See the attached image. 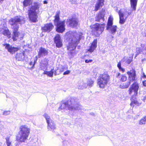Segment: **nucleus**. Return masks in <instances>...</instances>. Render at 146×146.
<instances>
[{"label": "nucleus", "instance_id": "obj_19", "mask_svg": "<svg viewBox=\"0 0 146 146\" xmlns=\"http://www.w3.org/2000/svg\"><path fill=\"white\" fill-rule=\"evenodd\" d=\"M104 0H98L95 5L94 11H96L99 9L100 7H102L104 5Z\"/></svg>", "mask_w": 146, "mask_h": 146}, {"label": "nucleus", "instance_id": "obj_8", "mask_svg": "<svg viewBox=\"0 0 146 146\" xmlns=\"http://www.w3.org/2000/svg\"><path fill=\"white\" fill-rule=\"evenodd\" d=\"M60 12H57L55 15V26L56 31L59 33H62L65 30V21H60L59 17Z\"/></svg>", "mask_w": 146, "mask_h": 146}, {"label": "nucleus", "instance_id": "obj_2", "mask_svg": "<svg viewBox=\"0 0 146 146\" xmlns=\"http://www.w3.org/2000/svg\"><path fill=\"white\" fill-rule=\"evenodd\" d=\"M139 88V84L135 81L131 85L128 91V94L129 95L133 94L130 98L131 102L130 105L132 108L135 106H139L141 104V103L139 102L136 97L138 94Z\"/></svg>", "mask_w": 146, "mask_h": 146}, {"label": "nucleus", "instance_id": "obj_33", "mask_svg": "<svg viewBox=\"0 0 146 146\" xmlns=\"http://www.w3.org/2000/svg\"><path fill=\"white\" fill-rule=\"evenodd\" d=\"M6 140V143L7 146H10L11 145V141L8 137H7L5 138Z\"/></svg>", "mask_w": 146, "mask_h": 146}, {"label": "nucleus", "instance_id": "obj_41", "mask_svg": "<svg viewBox=\"0 0 146 146\" xmlns=\"http://www.w3.org/2000/svg\"><path fill=\"white\" fill-rule=\"evenodd\" d=\"M61 69H62V71H63L65 69H66L64 67H62V68H61Z\"/></svg>", "mask_w": 146, "mask_h": 146}, {"label": "nucleus", "instance_id": "obj_18", "mask_svg": "<svg viewBox=\"0 0 146 146\" xmlns=\"http://www.w3.org/2000/svg\"><path fill=\"white\" fill-rule=\"evenodd\" d=\"M97 44V39H95L91 43V45L89 47V48L87 50V52H89L90 53L93 52L96 48Z\"/></svg>", "mask_w": 146, "mask_h": 146}, {"label": "nucleus", "instance_id": "obj_5", "mask_svg": "<svg viewBox=\"0 0 146 146\" xmlns=\"http://www.w3.org/2000/svg\"><path fill=\"white\" fill-rule=\"evenodd\" d=\"M127 73L128 76L129 81L120 84L119 87L121 89L128 88L130 85L131 82H135L137 80L136 71L134 69H132L129 71H127Z\"/></svg>", "mask_w": 146, "mask_h": 146}, {"label": "nucleus", "instance_id": "obj_7", "mask_svg": "<svg viewBox=\"0 0 146 146\" xmlns=\"http://www.w3.org/2000/svg\"><path fill=\"white\" fill-rule=\"evenodd\" d=\"M19 132L20 137L17 136V140L19 142H24L27 139L30 132V129L26 125H22L20 127Z\"/></svg>", "mask_w": 146, "mask_h": 146}, {"label": "nucleus", "instance_id": "obj_35", "mask_svg": "<svg viewBox=\"0 0 146 146\" xmlns=\"http://www.w3.org/2000/svg\"><path fill=\"white\" fill-rule=\"evenodd\" d=\"M137 53L138 54L142 52V49L140 48H137Z\"/></svg>", "mask_w": 146, "mask_h": 146}, {"label": "nucleus", "instance_id": "obj_28", "mask_svg": "<svg viewBox=\"0 0 146 146\" xmlns=\"http://www.w3.org/2000/svg\"><path fill=\"white\" fill-rule=\"evenodd\" d=\"M146 123V116H144L139 121V124L140 125H144Z\"/></svg>", "mask_w": 146, "mask_h": 146}, {"label": "nucleus", "instance_id": "obj_26", "mask_svg": "<svg viewBox=\"0 0 146 146\" xmlns=\"http://www.w3.org/2000/svg\"><path fill=\"white\" fill-rule=\"evenodd\" d=\"M72 46L73 44H70L68 47V49L70 50V54L71 55H74L76 54L75 52H72V51L74 50L76 48V46H75L72 47Z\"/></svg>", "mask_w": 146, "mask_h": 146}, {"label": "nucleus", "instance_id": "obj_46", "mask_svg": "<svg viewBox=\"0 0 146 146\" xmlns=\"http://www.w3.org/2000/svg\"><path fill=\"white\" fill-rule=\"evenodd\" d=\"M53 21H54V23H55V19L53 20Z\"/></svg>", "mask_w": 146, "mask_h": 146}, {"label": "nucleus", "instance_id": "obj_20", "mask_svg": "<svg viewBox=\"0 0 146 146\" xmlns=\"http://www.w3.org/2000/svg\"><path fill=\"white\" fill-rule=\"evenodd\" d=\"M55 43L56 47L58 48H60L62 45L60 36L59 34H57L55 36Z\"/></svg>", "mask_w": 146, "mask_h": 146}, {"label": "nucleus", "instance_id": "obj_37", "mask_svg": "<svg viewBox=\"0 0 146 146\" xmlns=\"http://www.w3.org/2000/svg\"><path fill=\"white\" fill-rule=\"evenodd\" d=\"M70 71L69 70H67L64 72L63 73L64 75H65L66 74H69L70 73Z\"/></svg>", "mask_w": 146, "mask_h": 146}, {"label": "nucleus", "instance_id": "obj_36", "mask_svg": "<svg viewBox=\"0 0 146 146\" xmlns=\"http://www.w3.org/2000/svg\"><path fill=\"white\" fill-rule=\"evenodd\" d=\"M93 61V60L92 59L88 60L86 59L85 60V62L86 63H88L89 62H91Z\"/></svg>", "mask_w": 146, "mask_h": 146}, {"label": "nucleus", "instance_id": "obj_31", "mask_svg": "<svg viewBox=\"0 0 146 146\" xmlns=\"http://www.w3.org/2000/svg\"><path fill=\"white\" fill-rule=\"evenodd\" d=\"M31 0H24L23 2V4L24 7H26L30 4V3Z\"/></svg>", "mask_w": 146, "mask_h": 146}, {"label": "nucleus", "instance_id": "obj_3", "mask_svg": "<svg viewBox=\"0 0 146 146\" xmlns=\"http://www.w3.org/2000/svg\"><path fill=\"white\" fill-rule=\"evenodd\" d=\"M39 6L37 3L32 5L28 10V15L29 20L32 22L36 23L38 21L37 18L39 9Z\"/></svg>", "mask_w": 146, "mask_h": 146}, {"label": "nucleus", "instance_id": "obj_38", "mask_svg": "<svg viewBox=\"0 0 146 146\" xmlns=\"http://www.w3.org/2000/svg\"><path fill=\"white\" fill-rule=\"evenodd\" d=\"M143 86L146 87V80L143 81Z\"/></svg>", "mask_w": 146, "mask_h": 146}, {"label": "nucleus", "instance_id": "obj_39", "mask_svg": "<svg viewBox=\"0 0 146 146\" xmlns=\"http://www.w3.org/2000/svg\"><path fill=\"white\" fill-rule=\"evenodd\" d=\"M50 46H52V48H53V47H54V44H52V43H50Z\"/></svg>", "mask_w": 146, "mask_h": 146}, {"label": "nucleus", "instance_id": "obj_11", "mask_svg": "<svg viewBox=\"0 0 146 146\" xmlns=\"http://www.w3.org/2000/svg\"><path fill=\"white\" fill-rule=\"evenodd\" d=\"M113 18L112 16H110L108 19L106 26V30H108L111 27L110 29L111 34H113L116 31L117 26L116 25L112 26L113 23Z\"/></svg>", "mask_w": 146, "mask_h": 146}, {"label": "nucleus", "instance_id": "obj_1", "mask_svg": "<svg viewBox=\"0 0 146 146\" xmlns=\"http://www.w3.org/2000/svg\"><path fill=\"white\" fill-rule=\"evenodd\" d=\"M23 20L22 17L17 16L11 19L9 21V23L13 29L12 38L14 41L19 39L21 40L23 39V37L21 36L20 33L18 31L19 28V25L21 24V22Z\"/></svg>", "mask_w": 146, "mask_h": 146}, {"label": "nucleus", "instance_id": "obj_15", "mask_svg": "<svg viewBox=\"0 0 146 146\" xmlns=\"http://www.w3.org/2000/svg\"><path fill=\"white\" fill-rule=\"evenodd\" d=\"M105 10L102 9L101 11H99L95 17V21L99 22L101 19H102L103 21L105 20Z\"/></svg>", "mask_w": 146, "mask_h": 146}, {"label": "nucleus", "instance_id": "obj_25", "mask_svg": "<svg viewBox=\"0 0 146 146\" xmlns=\"http://www.w3.org/2000/svg\"><path fill=\"white\" fill-rule=\"evenodd\" d=\"M131 6L133 10L135 11L136 9V6L137 0H130Z\"/></svg>", "mask_w": 146, "mask_h": 146}, {"label": "nucleus", "instance_id": "obj_30", "mask_svg": "<svg viewBox=\"0 0 146 146\" xmlns=\"http://www.w3.org/2000/svg\"><path fill=\"white\" fill-rule=\"evenodd\" d=\"M44 74L47 75L49 77H52L53 74V72L52 70L50 71H44L43 73Z\"/></svg>", "mask_w": 146, "mask_h": 146}, {"label": "nucleus", "instance_id": "obj_9", "mask_svg": "<svg viewBox=\"0 0 146 146\" xmlns=\"http://www.w3.org/2000/svg\"><path fill=\"white\" fill-rule=\"evenodd\" d=\"M75 102V99L73 98H71L67 101L63 103L60 107L61 109H64L65 108L64 106H67L68 109L70 111L78 110L80 109L79 105L75 106L74 104Z\"/></svg>", "mask_w": 146, "mask_h": 146}, {"label": "nucleus", "instance_id": "obj_4", "mask_svg": "<svg viewBox=\"0 0 146 146\" xmlns=\"http://www.w3.org/2000/svg\"><path fill=\"white\" fill-rule=\"evenodd\" d=\"M110 76L107 72L100 74L97 79V84L100 88H105L110 81Z\"/></svg>", "mask_w": 146, "mask_h": 146}, {"label": "nucleus", "instance_id": "obj_17", "mask_svg": "<svg viewBox=\"0 0 146 146\" xmlns=\"http://www.w3.org/2000/svg\"><path fill=\"white\" fill-rule=\"evenodd\" d=\"M48 53V50L44 48L41 47L39 49L38 51L37 56L38 58H40L41 57H44L47 55Z\"/></svg>", "mask_w": 146, "mask_h": 146}, {"label": "nucleus", "instance_id": "obj_43", "mask_svg": "<svg viewBox=\"0 0 146 146\" xmlns=\"http://www.w3.org/2000/svg\"><path fill=\"white\" fill-rule=\"evenodd\" d=\"M143 77L144 78H146V76L144 74V75H143Z\"/></svg>", "mask_w": 146, "mask_h": 146}, {"label": "nucleus", "instance_id": "obj_23", "mask_svg": "<svg viewBox=\"0 0 146 146\" xmlns=\"http://www.w3.org/2000/svg\"><path fill=\"white\" fill-rule=\"evenodd\" d=\"M47 62L46 61H41L40 63L39 69L45 71L47 68Z\"/></svg>", "mask_w": 146, "mask_h": 146}, {"label": "nucleus", "instance_id": "obj_22", "mask_svg": "<svg viewBox=\"0 0 146 146\" xmlns=\"http://www.w3.org/2000/svg\"><path fill=\"white\" fill-rule=\"evenodd\" d=\"M37 60V56H36L34 59H31L29 64V65L31 67H29V69L32 70L34 68L35 64Z\"/></svg>", "mask_w": 146, "mask_h": 146}, {"label": "nucleus", "instance_id": "obj_6", "mask_svg": "<svg viewBox=\"0 0 146 146\" xmlns=\"http://www.w3.org/2000/svg\"><path fill=\"white\" fill-rule=\"evenodd\" d=\"M106 26L104 23L103 24L96 23L90 26L91 29V32L93 35L98 37L104 31Z\"/></svg>", "mask_w": 146, "mask_h": 146}, {"label": "nucleus", "instance_id": "obj_10", "mask_svg": "<svg viewBox=\"0 0 146 146\" xmlns=\"http://www.w3.org/2000/svg\"><path fill=\"white\" fill-rule=\"evenodd\" d=\"M66 23L68 26L72 28H76L79 25V20L78 18L73 17L67 19Z\"/></svg>", "mask_w": 146, "mask_h": 146}, {"label": "nucleus", "instance_id": "obj_14", "mask_svg": "<svg viewBox=\"0 0 146 146\" xmlns=\"http://www.w3.org/2000/svg\"><path fill=\"white\" fill-rule=\"evenodd\" d=\"M3 45V46L5 47V49L7 50L8 52L12 54L15 53L17 51L19 50L18 48L13 46L8 43H4Z\"/></svg>", "mask_w": 146, "mask_h": 146}, {"label": "nucleus", "instance_id": "obj_29", "mask_svg": "<svg viewBox=\"0 0 146 146\" xmlns=\"http://www.w3.org/2000/svg\"><path fill=\"white\" fill-rule=\"evenodd\" d=\"M117 67L118 68L119 70L121 71L122 73H123L125 72V69L121 67V63L120 61H119L118 63Z\"/></svg>", "mask_w": 146, "mask_h": 146}, {"label": "nucleus", "instance_id": "obj_13", "mask_svg": "<svg viewBox=\"0 0 146 146\" xmlns=\"http://www.w3.org/2000/svg\"><path fill=\"white\" fill-rule=\"evenodd\" d=\"M43 116L45 118L46 122L48 124V129L52 131H53L55 129V126L54 123V121L52 120L50 117L46 113H44Z\"/></svg>", "mask_w": 146, "mask_h": 146}, {"label": "nucleus", "instance_id": "obj_32", "mask_svg": "<svg viewBox=\"0 0 146 146\" xmlns=\"http://www.w3.org/2000/svg\"><path fill=\"white\" fill-rule=\"evenodd\" d=\"M87 83V86L91 87L93 85L94 81L92 79H90L88 81Z\"/></svg>", "mask_w": 146, "mask_h": 146}, {"label": "nucleus", "instance_id": "obj_16", "mask_svg": "<svg viewBox=\"0 0 146 146\" xmlns=\"http://www.w3.org/2000/svg\"><path fill=\"white\" fill-rule=\"evenodd\" d=\"M53 28L54 26L52 23H47L42 27L41 29L43 32L49 33Z\"/></svg>", "mask_w": 146, "mask_h": 146}, {"label": "nucleus", "instance_id": "obj_27", "mask_svg": "<svg viewBox=\"0 0 146 146\" xmlns=\"http://www.w3.org/2000/svg\"><path fill=\"white\" fill-rule=\"evenodd\" d=\"M3 34L5 36H7V37L9 38H10L11 36V33L9 30L7 29L4 30L3 31Z\"/></svg>", "mask_w": 146, "mask_h": 146}, {"label": "nucleus", "instance_id": "obj_40", "mask_svg": "<svg viewBox=\"0 0 146 146\" xmlns=\"http://www.w3.org/2000/svg\"><path fill=\"white\" fill-rule=\"evenodd\" d=\"M43 3L44 4H46L47 3V2L46 1H43Z\"/></svg>", "mask_w": 146, "mask_h": 146}, {"label": "nucleus", "instance_id": "obj_45", "mask_svg": "<svg viewBox=\"0 0 146 146\" xmlns=\"http://www.w3.org/2000/svg\"><path fill=\"white\" fill-rule=\"evenodd\" d=\"M53 40L54 42H55V37L53 38Z\"/></svg>", "mask_w": 146, "mask_h": 146}, {"label": "nucleus", "instance_id": "obj_42", "mask_svg": "<svg viewBox=\"0 0 146 146\" xmlns=\"http://www.w3.org/2000/svg\"><path fill=\"white\" fill-rule=\"evenodd\" d=\"M80 38H79V39H78V40H77V41H76V43H78L79 42V41H80Z\"/></svg>", "mask_w": 146, "mask_h": 146}, {"label": "nucleus", "instance_id": "obj_12", "mask_svg": "<svg viewBox=\"0 0 146 146\" xmlns=\"http://www.w3.org/2000/svg\"><path fill=\"white\" fill-rule=\"evenodd\" d=\"M118 13L119 17V23L121 24H123L125 21L126 19L128 16L130 15L131 13L128 12L127 11L123 13L121 10H119Z\"/></svg>", "mask_w": 146, "mask_h": 146}, {"label": "nucleus", "instance_id": "obj_44", "mask_svg": "<svg viewBox=\"0 0 146 146\" xmlns=\"http://www.w3.org/2000/svg\"><path fill=\"white\" fill-rule=\"evenodd\" d=\"M131 62V61H129L127 62V63L128 64H129Z\"/></svg>", "mask_w": 146, "mask_h": 146}, {"label": "nucleus", "instance_id": "obj_24", "mask_svg": "<svg viewBox=\"0 0 146 146\" xmlns=\"http://www.w3.org/2000/svg\"><path fill=\"white\" fill-rule=\"evenodd\" d=\"M17 60L18 61H22L25 58L24 53L23 52L17 53L15 56Z\"/></svg>", "mask_w": 146, "mask_h": 146}, {"label": "nucleus", "instance_id": "obj_34", "mask_svg": "<svg viewBox=\"0 0 146 146\" xmlns=\"http://www.w3.org/2000/svg\"><path fill=\"white\" fill-rule=\"evenodd\" d=\"M10 113V111H4L3 115H7L9 114Z\"/></svg>", "mask_w": 146, "mask_h": 146}, {"label": "nucleus", "instance_id": "obj_21", "mask_svg": "<svg viewBox=\"0 0 146 146\" xmlns=\"http://www.w3.org/2000/svg\"><path fill=\"white\" fill-rule=\"evenodd\" d=\"M116 77L119 78V80L121 82H125L127 80V76L124 74H121L118 72L117 73Z\"/></svg>", "mask_w": 146, "mask_h": 146}, {"label": "nucleus", "instance_id": "obj_47", "mask_svg": "<svg viewBox=\"0 0 146 146\" xmlns=\"http://www.w3.org/2000/svg\"><path fill=\"white\" fill-rule=\"evenodd\" d=\"M145 50H146V48Z\"/></svg>", "mask_w": 146, "mask_h": 146}]
</instances>
